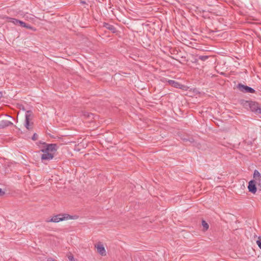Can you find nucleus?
Wrapping results in <instances>:
<instances>
[{
	"instance_id": "nucleus-1",
	"label": "nucleus",
	"mask_w": 261,
	"mask_h": 261,
	"mask_svg": "<svg viewBox=\"0 0 261 261\" xmlns=\"http://www.w3.org/2000/svg\"><path fill=\"white\" fill-rule=\"evenodd\" d=\"M41 145L40 151L43 152L41 155L42 161H49L53 159L54 153L57 150V145L56 144H46L45 142H39L38 145Z\"/></svg>"
},
{
	"instance_id": "nucleus-2",
	"label": "nucleus",
	"mask_w": 261,
	"mask_h": 261,
	"mask_svg": "<svg viewBox=\"0 0 261 261\" xmlns=\"http://www.w3.org/2000/svg\"><path fill=\"white\" fill-rule=\"evenodd\" d=\"M73 216H70L66 214H59L54 216L50 220H46L47 222H55L57 223L60 221H64L65 220L72 219Z\"/></svg>"
},
{
	"instance_id": "nucleus-3",
	"label": "nucleus",
	"mask_w": 261,
	"mask_h": 261,
	"mask_svg": "<svg viewBox=\"0 0 261 261\" xmlns=\"http://www.w3.org/2000/svg\"><path fill=\"white\" fill-rule=\"evenodd\" d=\"M242 103L246 109H249L250 111L255 114L258 113L260 107L257 102L252 101H245Z\"/></svg>"
},
{
	"instance_id": "nucleus-4",
	"label": "nucleus",
	"mask_w": 261,
	"mask_h": 261,
	"mask_svg": "<svg viewBox=\"0 0 261 261\" xmlns=\"http://www.w3.org/2000/svg\"><path fill=\"white\" fill-rule=\"evenodd\" d=\"M252 179L257 186V188L261 191V174L257 170H254Z\"/></svg>"
},
{
	"instance_id": "nucleus-5",
	"label": "nucleus",
	"mask_w": 261,
	"mask_h": 261,
	"mask_svg": "<svg viewBox=\"0 0 261 261\" xmlns=\"http://www.w3.org/2000/svg\"><path fill=\"white\" fill-rule=\"evenodd\" d=\"M237 88L241 92L243 93H254L255 91L254 89L241 83L237 85Z\"/></svg>"
},
{
	"instance_id": "nucleus-6",
	"label": "nucleus",
	"mask_w": 261,
	"mask_h": 261,
	"mask_svg": "<svg viewBox=\"0 0 261 261\" xmlns=\"http://www.w3.org/2000/svg\"><path fill=\"white\" fill-rule=\"evenodd\" d=\"M32 118V113L31 111H28L26 112L25 114V122L24 126L28 130H30L32 128V127L30 125V121Z\"/></svg>"
},
{
	"instance_id": "nucleus-7",
	"label": "nucleus",
	"mask_w": 261,
	"mask_h": 261,
	"mask_svg": "<svg viewBox=\"0 0 261 261\" xmlns=\"http://www.w3.org/2000/svg\"><path fill=\"white\" fill-rule=\"evenodd\" d=\"M256 185L253 180H251L248 184V189L249 192L255 194L257 190Z\"/></svg>"
},
{
	"instance_id": "nucleus-8",
	"label": "nucleus",
	"mask_w": 261,
	"mask_h": 261,
	"mask_svg": "<svg viewBox=\"0 0 261 261\" xmlns=\"http://www.w3.org/2000/svg\"><path fill=\"white\" fill-rule=\"evenodd\" d=\"M95 247L97 249V252L102 256H105L106 255V251L103 245L100 243L95 245Z\"/></svg>"
},
{
	"instance_id": "nucleus-9",
	"label": "nucleus",
	"mask_w": 261,
	"mask_h": 261,
	"mask_svg": "<svg viewBox=\"0 0 261 261\" xmlns=\"http://www.w3.org/2000/svg\"><path fill=\"white\" fill-rule=\"evenodd\" d=\"M13 125V123L10 121L3 120L0 121V128H3Z\"/></svg>"
},
{
	"instance_id": "nucleus-10",
	"label": "nucleus",
	"mask_w": 261,
	"mask_h": 261,
	"mask_svg": "<svg viewBox=\"0 0 261 261\" xmlns=\"http://www.w3.org/2000/svg\"><path fill=\"white\" fill-rule=\"evenodd\" d=\"M168 82L169 85L172 86L173 87L177 88H181V85L178 82H177L173 80H168Z\"/></svg>"
},
{
	"instance_id": "nucleus-11",
	"label": "nucleus",
	"mask_w": 261,
	"mask_h": 261,
	"mask_svg": "<svg viewBox=\"0 0 261 261\" xmlns=\"http://www.w3.org/2000/svg\"><path fill=\"white\" fill-rule=\"evenodd\" d=\"M8 21L10 22L13 23L15 25H18V22L19 20L13 18L8 17Z\"/></svg>"
},
{
	"instance_id": "nucleus-12",
	"label": "nucleus",
	"mask_w": 261,
	"mask_h": 261,
	"mask_svg": "<svg viewBox=\"0 0 261 261\" xmlns=\"http://www.w3.org/2000/svg\"><path fill=\"white\" fill-rule=\"evenodd\" d=\"M104 27H105L108 30L113 31V32L115 30V27L113 25H111V24H108V23H105L104 24Z\"/></svg>"
},
{
	"instance_id": "nucleus-13",
	"label": "nucleus",
	"mask_w": 261,
	"mask_h": 261,
	"mask_svg": "<svg viewBox=\"0 0 261 261\" xmlns=\"http://www.w3.org/2000/svg\"><path fill=\"white\" fill-rule=\"evenodd\" d=\"M202 225L203 227L204 231L207 230L209 227L208 224L204 220L202 221Z\"/></svg>"
},
{
	"instance_id": "nucleus-14",
	"label": "nucleus",
	"mask_w": 261,
	"mask_h": 261,
	"mask_svg": "<svg viewBox=\"0 0 261 261\" xmlns=\"http://www.w3.org/2000/svg\"><path fill=\"white\" fill-rule=\"evenodd\" d=\"M256 244L261 249V237H258V240L256 241Z\"/></svg>"
},
{
	"instance_id": "nucleus-15",
	"label": "nucleus",
	"mask_w": 261,
	"mask_h": 261,
	"mask_svg": "<svg viewBox=\"0 0 261 261\" xmlns=\"http://www.w3.org/2000/svg\"><path fill=\"white\" fill-rule=\"evenodd\" d=\"M208 58V57L207 56H199V59L202 61H205Z\"/></svg>"
},
{
	"instance_id": "nucleus-16",
	"label": "nucleus",
	"mask_w": 261,
	"mask_h": 261,
	"mask_svg": "<svg viewBox=\"0 0 261 261\" xmlns=\"http://www.w3.org/2000/svg\"><path fill=\"white\" fill-rule=\"evenodd\" d=\"M18 25H20L22 27H26V23L21 20H19L18 22Z\"/></svg>"
},
{
	"instance_id": "nucleus-17",
	"label": "nucleus",
	"mask_w": 261,
	"mask_h": 261,
	"mask_svg": "<svg viewBox=\"0 0 261 261\" xmlns=\"http://www.w3.org/2000/svg\"><path fill=\"white\" fill-rule=\"evenodd\" d=\"M37 138H38V135H37V134H36V133L34 134L33 136L32 137V139L34 141H35L37 139Z\"/></svg>"
},
{
	"instance_id": "nucleus-18",
	"label": "nucleus",
	"mask_w": 261,
	"mask_h": 261,
	"mask_svg": "<svg viewBox=\"0 0 261 261\" xmlns=\"http://www.w3.org/2000/svg\"><path fill=\"white\" fill-rule=\"evenodd\" d=\"M68 257L70 261H75V259L73 255H69Z\"/></svg>"
},
{
	"instance_id": "nucleus-19",
	"label": "nucleus",
	"mask_w": 261,
	"mask_h": 261,
	"mask_svg": "<svg viewBox=\"0 0 261 261\" xmlns=\"http://www.w3.org/2000/svg\"><path fill=\"white\" fill-rule=\"evenodd\" d=\"M47 261H57V260L51 257H49L47 259Z\"/></svg>"
},
{
	"instance_id": "nucleus-20",
	"label": "nucleus",
	"mask_w": 261,
	"mask_h": 261,
	"mask_svg": "<svg viewBox=\"0 0 261 261\" xmlns=\"http://www.w3.org/2000/svg\"><path fill=\"white\" fill-rule=\"evenodd\" d=\"M80 3H81V4H83V5H84V4H86V2H85V1H84V0H81V1H80Z\"/></svg>"
},
{
	"instance_id": "nucleus-21",
	"label": "nucleus",
	"mask_w": 261,
	"mask_h": 261,
	"mask_svg": "<svg viewBox=\"0 0 261 261\" xmlns=\"http://www.w3.org/2000/svg\"><path fill=\"white\" fill-rule=\"evenodd\" d=\"M24 28H28V29H32V27L30 25L27 24H26V27H24Z\"/></svg>"
},
{
	"instance_id": "nucleus-22",
	"label": "nucleus",
	"mask_w": 261,
	"mask_h": 261,
	"mask_svg": "<svg viewBox=\"0 0 261 261\" xmlns=\"http://www.w3.org/2000/svg\"><path fill=\"white\" fill-rule=\"evenodd\" d=\"M24 28H28V29H32V27L30 25L27 24H26V27H24Z\"/></svg>"
},
{
	"instance_id": "nucleus-23",
	"label": "nucleus",
	"mask_w": 261,
	"mask_h": 261,
	"mask_svg": "<svg viewBox=\"0 0 261 261\" xmlns=\"http://www.w3.org/2000/svg\"><path fill=\"white\" fill-rule=\"evenodd\" d=\"M257 114H261V107H260L259 109L258 110V113Z\"/></svg>"
},
{
	"instance_id": "nucleus-24",
	"label": "nucleus",
	"mask_w": 261,
	"mask_h": 261,
	"mask_svg": "<svg viewBox=\"0 0 261 261\" xmlns=\"http://www.w3.org/2000/svg\"><path fill=\"white\" fill-rule=\"evenodd\" d=\"M4 194V192L2 191V189L0 188V195H3Z\"/></svg>"
},
{
	"instance_id": "nucleus-25",
	"label": "nucleus",
	"mask_w": 261,
	"mask_h": 261,
	"mask_svg": "<svg viewBox=\"0 0 261 261\" xmlns=\"http://www.w3.org/2000/svg\"><path fill=\"white\" fill-rule=\"evenodd\" d=\"M2 93L1 92H0V98L2 97Z\"/></svg>"
}]
</instances>
